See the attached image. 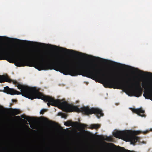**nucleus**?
<instances>
[{
    "mask_svg": "<svg viewBox=\"0 0 152 152\" xmlns=\"http://www.w3.org/2000/svg\"><path fill=\"white\" fill-rule=\"evenodd\" d=\"M126 151H127L128 152H131L130 151H129V150H127Z\"/></svg>",
    "mask_w": 152,
    "mask_h": 152,
    "instance_id": "19",
    "label": "nucleus"
},
{
    "mask_svg": "<svg viewBox=\"0 0 152 152\" xmlns=\"http://www.w3.org/2000/svg\"><path fill=\"white\" fill-rule=\"evenodd\" d=\"M17 53H18V52H19V51H18V50H17Z\"/></svg>",
    "mask_w": 152,
    "mask_h": 152,
    "instance_id": "24",
    "label": "nucleus"
},
{
    "mask_svg": "<svg viewBox=\"0 0 152 152\" xmlns=\"http://www.w3.org/2000/svg\"><path fill=\"white\" fill-rule=\"evenodd\" d=\"M132 110L134 113L137 114V115L142 117H145L146 115L144 114L145 111L142 108L138 109L132 108Z\"/></svg>",
    "mask_w": 152,
    "mask_h": 152,
    "instance_id": "5",
    "label": "nucleus"
},
{
    "mask_svg": "<svg viewBox=\"0 0 152 152\" xmlns=\"http://www.w3.org/2000/svg\"><path fill=\"white\" fill-rule=\"evenodd\" d=\"M121 149L123 150H126L124 148H121Z\"/></svg>",
    "mask_w": 152,
    "mask_h": 152,
    "instance_id": "18",
    "label": "nucleus"
},
{
    "mask_svg": "<svg viewBox=\"0 0 152 152\" xmlns=\"http://www.w3.org/2000/svg\"><path fill=\"white\" fill-rule=\"evenodd\" d=\"M102 139L103 140H106L108 141H111L112 140L111 137L107 136L102 137Z\"/></svg>",
    "mask_w": 152,
    "mask_h": 152,
    "instance_id": "12",
    "label": "nucleus"
},
{
    "mask_svg": "<svg viewBox=\"0 0 152 152\" xmlns=\"http://www.w3.org/2000/svg\"><path fill=\"white\" fill-rule=\"evenodd\" d=\"M151 130L152 131V129H151Z\"/></svg>",
    "mask_w": 152,
    "mask_h": 152,
    "instance_id": "28",
    "label": "nucleus"
},
{
    "mask_svg": "<svg viewBox=\"0 0 152 152\" xmlns=\"http://www.w3.org/2000/svg\"><path fill=\"white\" fill-rule=\"evenodd\" d=\"M59 50L63 52H66L69 53H72V52H73V53H74L75 54H76L77 53H79L80 54H81L82 55H85V54L83 53H78L77 51H74L73 50H69L61 47H59Z\"/></svg>",
    "mask_w": 152,
    "mask_h": 152,
    "instance_id": "6",
    "label": "nucleus"
},
{
    "mask_svg": "<svg viewBox=\"0 0 152 152\" xmlns=\"http://www.w3.org/2000/svg\"><path fill=\"white\" fill-rule=\"evenodd\" d=\"M148 83L147 82L145 81L143 82L142 84V86L143 88L145 89H148Z\"/></svg>",
    "mask_w": 152,
    "mask_h": 152,
    "instance_id": "9",
    "label": "nucleus"
},
{
    "mask_svg": "<svg viewBox=\"0 0 152 152\" xmlns=\"http://www.w3.org/2000/svg\"><path fill=\"white\" fill-rule=\"evenodd\" d=\"M19 124H18V125Z\"/></svg>",
    "mask_w": 152,
    "mask_h": 152,
    "instance_id": "29",
    "label": "nucleus"
},
{
    "mask_svg": "<svg viewBox=\"0 0 152 152\" xmlns=\"http://www.w3.org/2000/svg\"><path fill=\"white\" fill-rule=\"evenodd\" d=\"M80 120L79 118L78 119V121L73 122L71 121H69L64 123V124H82L80 122Z\"/></svg>",
    "mask_w": 152,
    "mask_h": 152,
    "instance_id": "10",
    "label": "nucleus"
},
{
    "mask_svg": "<svg viewBox=\"0 0 152 152\" xmlns=\"http://www.w3.org/2000/svg\"><path fill=\"white\" fill-rule=\"evenodd\" d=\"M52 47H54L56 49H57L58 48V47L56 46V45H50Z\"/></svg>",
    "mask_w": 152,
    "mask_h": 152,
    "instance_id": "16",
    "label": "nucleus"
},
{
    "mask_svg": "<svg viewBox=\"0 0 152 152\" xmlns=\"http://www.w3.org/2000/svg\"><path fill=\"white\" fill-rule=\"evenodd\" d=\"M139 131L125 130L116 131L113 133V136L117 138L121 137L134 145L137 141H139L140 138L135 136L140 133Z\"/></svg>",
    "mask_w": 152,
    "mask_h": 152,
    "instance_id": "4",
    "label": "nucleus"
},
{
    "mask_svg": "<svg viewBox=\"0 0 152 152\" xmlns=\"http://www.w3.org/2000/svg\"><path fill=\"white\" fill-rule=\"evenodd\" d=\"M44 99V102H48L47 105L49 107L50 105L55 107L57 106L63 111L66 113L74 112H81L82 114L86 115L94 114L98 118L104 115L102 110L97 108L92 107L90 108L88 106H84L79 108L77 106L69 104L66 101L61 102L59 99H55L49 96L45 95Z\"/></svg>",
    "mask_w": 152,
    "mask_h": 152,
    "instance_id": "2",
    "label": "nucleus"
},
{
    "mask_svg": "<svg viewBox=\"0 0 152 152\" xmlns=\"http://www.w3.org/2000/svg\"><path fill=\"white\" fill-rule=\"evenodd\" d=\"M143 96L146 99H150L152 100V93L149 91H145L143 94Z\"/></svg>",
    "mask_w": 152,
    "mask_h": 152,
    "instance_id": "7",
    "label": "nucleus"
},
{
    "mask_svg": "<svg viewBox=\"0 0 152 152\" xmlns=\"http://www.w3.org/2000/svg\"><path fill=\"white\" fill-rule=\"evenodd\" d=\"M5 82L10 83L12 82L19 89H20L21 92H20L6 86L4 88V91L7 94L11 95L21 94L22 96L31 99L37 98L44 100L45 95L39 91V89L36 87H30L20 84L16 80H13L10 78L7 75H0V82L2 83Z\"/></svg>",
    "mask_w": 152,
    "mask_h": 152,
    "instance_id": "3",
    "label": "nucleus"
},
{
    "mask_svg": "<svg viewBox=\"0 0 152 152\" xmlns=\"http://www.w3.org/2000/svg\"><path fill=\"white\" fill-rule=\"evenodd\" d=\"M0 111L1 114L0 115V120L6 122L0 124H58L43 116L37 117L27 116L24 115L20 117L15 116L20 113L18 109L2 107Z\"/></svg>",
    "mask_w": 152,
    "mask_h": 152,
    "instance_id": "1",
    "label": "nucleus"
},
{
    "mask_svg": "<svg viewBox=\"0 0 152 152\" xmlns=\"http://www.w3.org/2000/svg\"><path fill=\"white\" fill-rule=\"evenodd\" d=\"M151 86L152 87H151V88H152V85H151ZM151 89H152V88H151Z\"/></svg>",
    "mask_w": 152,
    "mask_h": 152,
    "instance_id": "26",
    "label": "nucleus"
},
{
    "mask_svg": "<svg viewBox=\"0 0 152 152\" xmlns=\"http://www.w3.org/2000/svg\"><path fill=\"white\" fill-rule=\"evenodd\" d=\"M12 101L13 102H16L17 100L16 99H12Z\"/></svg>",
    "mask_w": 152,
    "mask_h": 152,
    "instance_id": "17",
    "label": "nucleus"
},
{
    "mask_svg": "<svg viewBox=\"0 0 152 152\" xmlns=\"http://www.w3.org/2000/svg\"><path fill=\"white\" fill-rule=\"evenodd\" d=\"M13 103H11L10 104V107H11V106H12V105H13Z\"/></svg>",
    "mask_w": 152,
    "mask_h": 152,
    "instance_id": "20",
    "label": "nucleus"
},
{
    "mask_svg": "<svg viewBox=\"0 0 152 152\" xmlns=\"http://www.w3.org/2000/svg\"><path fill=\"white\" fill-rule=\"evenodd\" d=\"M140 72H141L142 75H146L148 76H150L151 75H152V73L151 72H145L142 71L141 70H139Z\"/></svg>",
    "mask_w": 152,
    "mask_h": 152,
    "instance_id": "11",
    "label": "nucleus"
},
{
    "mask_svg": "<svg viewBox=\"0 0 152 152\" xmlns=\"http://www.w3.org/2000/svg\"><path fill=\"white\" fill-rule=\"evenodd\" d=\"M14 150L7 148L3 147L2 146L0 147V152H13Z\"/></svg>",
    "mask_w": 152,
    "mask_h": 152,
    "instance_id": "8",
    "label": "nucleus"
},
{
    "mask_svg": "<svg viewBox=\"0 0 152 152\" xmlns=\"http://www.w3.org/2000/svg\"><path fill=\"white\" fill-rule=\"evenodd\" d=\"M39 45H42V46L44 47H47L48 45L47 44L42 43H39Z\"/></svg>",
    "mask_w": 152,
    "mask_h": 152,
    "instance_id": "14",
    "label": "nucleus"
},
{
    "mask_svg": "<svg viewBox=\"0 0 152 152\" xmlns=\"http://www.w3.org/2000/svg\"><path fill=\"white\" fill-rule=\"evenodd\" d=\"M64 125H67V124H64ZM68 125H69V124H67Z\"/></svg>",
    "mask_w": 152,
    "mask_h": 152,
    "instance_id": "25",
    "label": "nucleus"
},
{
    "mask_svg": "<svg viewBox=\"0 0 152 152\" xmlns=\"http://www.w3.org/2000/svg\"><path fill=\"white\" fill-rule=\"evenodd\" d=\"M147 132H148V131H146V132H143V133H144V134H145V133H147Z\"/></svg>",
    "mask_w": 152,
    "mask_h": 152,
    "instance_id": "21",
    "label": "nucleus"
},
{
    "mask_svg": "<svg viewBox=\"0 0 152 152\" xmlns=\"http://www.w3.org/2000/svg\"><path fill=\"white\" fill-rule=\"evenodd\" d=\"M47 110L46 109H42L40 111V114H43Z\"/></svg>",
    "mask_w": 152,
    "mask_h": 152,
    "instance_id": "15",
    "label": "nucleus"
},
{
    "mask_svg": "<svg viewBox=\"0 0 152 152\" xmlns=\"http://www.w3.org/2000/svg\"><path fill=\"white\" fill-rule=\"evenodd\" d=\"M15 39L17 41H20V40L18 39Z\"/></svg>",
    "mask_w": 152,
    "mask_h": 152,
    "instance_id": "22",
    "label": "nucleus"
},
{
    "mask_svg": "<svg viewBox=\"0 0 152 152\" xmlns=\"http://www.w3.org/2000/svg\"><path fill=\"white\" fill-rule=\"evenodd\" d=\"M66 126H68L69 125H66Z\"/></svg>",
    "mask_w": 152,
    "mask_h": 152,
    "instance_id": "27",
    "label": "nucleus"
},
{
    "mask_svg": "<svg viewBox=\"0 0 152 152\" xmlns=\"http://www.w3.org/2000/svg\"><path fill=\"white\" fill-rule=\"evenodd\" d=\"M61 115L62 118H66L67 116V114L63 113H61Z\"/></svg>",
    "mask_w": 152,
    "mask_h": 152,
    "instance_id": "13",
    "label": "nucleus"
},
{
    "mask_svg": "<svg viewBox=\"0 0 152 152\" xmlns=\"http://www.w3.org/2000/svg\"><path fill=\"white\" fill-rule=\"evenodd\" d=\"M29 124L30 125V127H31V125H32L33 124Z\"/></svg>",
    "mask_w": 152,
    "mask_h": 152,
    "instance_id": "23",
    "label": "nucleus"
}]
</instances>
